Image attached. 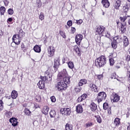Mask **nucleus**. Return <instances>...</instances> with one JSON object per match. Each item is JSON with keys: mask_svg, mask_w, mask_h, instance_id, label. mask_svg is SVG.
Segmentation results:
<instances>
[{"mask_svg": "<svg viewBox=\"0 0 130 130\" xmlns=\"http://www.w3.org/2000/svg\"><path fill=\"white\" fill-rule=\"evenodd\" d=\"M67 70L63 69L58 74L57 85L55 86L58 91H63L67 90L68 84L71 83V77L68 76Z\"/></svg>", "mask_w": 130, "mask_h": 130, "instance_id": "1", "label": "nucleus"}, {"mask_svg": "<svg viewBox=\"0 0 130 130\" xmlns=\"http://www.w3.org/2000/svg\"><path fill=\"white\" fill-rule=\"evenodd\" d=\"M95 34V35H99L100 37H102V36H105L107 38L110 37V35L108 31H105V27L103 25H99L96 27Z\"/></svg>", "mask_w": 130, "mask_h": 130, "instance_id": "2", "label": "nucleus"}, {"mask_svg": "<svg viewBox=\"0 0 130 130\" xmlns=\"http://www.w3.org/2000/svg\"><path fill=\"white\" fill-rule=\"evenodd\" d=\"M25 36V32L21 29L17 35H14L12 37V41L15 44L19 45L21 43V40Z\"/></svg>", "mask_w": 130, "mask_h": 130, "instance_id": "3", "label": "nucleus"}, {"mask_svg": "<svg viewBox=\"0 0 130 130\" xmlns=\"http://www.w3.org/2000/svg\"><path fill=\"white\" fill-rule=\"evenodd\" d=\"M107 62V59L104 55H102L95 59V64L99 68H103Z\"/></svg>", "mask_w": 130, "mask_h": 130, "instance_id": "4", "label": "nucleus"}, {"mask_svg": "<svg viewBox=\"0 0 130 130\" xmlns=\"http://www.w3.org/2000/svg\"><path fill=\"white\" fill-rule=\"evenodd\" d=\"M40 79L45 83H50L52 81V75L47 70L45 72V76H41Z\"/></svg>", "mask_w": 130, "mask_h": 130, "instance_id": "5", "label": "nucleus"}, {"mask_svg": "<svg viewBox=\"0 0 130 130\" xmlns=\"http://www.w3.org/2000/svg\"><path fill=\"white\" fill-rule=\"evenodd\" d=\"M106 97H107V94H106V92L104 91L100 92L97 95L96 99L98 100V103H100V102H102V101L105 100L106 99Z\"/></svg>", "mask_w": 130, "mask_h": 130, "instance_id": "6", "label": "nucleus"}, {"mask_svg": "<svg viewBox=\"0 0 130 130\" xmlns=\"http://www.w3.org/2000/svg\"><path fill=\"white\" fill-rule=\"evenodd\" d=\"M47 50L49 57L54 56V53H55V48L54 47L50 46L48 47Z\"/></svg>", "mask_w": 130, "mask_h": 130, "instance_id": "7", "label": "nucleus"}, {"mask_svg": "<svg viewBox=\"0 0 130 130\" xmlns=\"http://www.w3.org/2000/svg\"><path fill=\"white\" fill-rule=\"evenodd\" d=\"M83 40V35L81 34H77L75 36V42L77 45H81V42Z\"/></svg>", "mask_w": 130, "mask_h": 130, "instance_id": "8", "label": "nucleus"}, {"mask_svg": "<svg viewBox=\"0 0 130 130\" xmlns=\"http://www.w3.org/2000/svg\"><path fill=\"white\" fill-rule=\"evenodd\" d=\"M54 64L53 66V68L54 70H57V68H58V67H59L60 64V58L59 57L55 58L54 59Z\"/></svg>", "mask_w": 130, "mask_h": 130, "instance_id": "9", "label": "nucleus"}, {"mask_svg": "<svg viewBox=\"0 0 130 130\" xmlns=\"http://www.w3.org/2000/svg\"><path fill=\"white\" fill-rule=\"evenodd\" d=\"M121 6V0H115L113 4V7L115 10H119Z\"/></svg>", "mask_w": 130, "mask_h": 130, "instance_id": "10", "label": "nucleus"}, {"mask_svg": "<svg viewBox=\"0 0 130 130\" xmlns=\"http://www.w3.org/2000/svg\"><path fill=\"white\" fill-rule=\"evenodd\" d=\"M111 100L114 103L118 102L120 100V96L117 93L113 94L111 98Z\"/></svg>", "mask_w": 130, "mask_h": 130, "instance_id": "11", "label": "nucleus"}, {"mask_svg": "<svg viewBox=\"0 0 130 130\" xmlns=\"http://www.w3.org/2000/svg\"><path fill=\"white\" fill-rule=\"evenodd\" d=\"M60 112L64 115H70L71 114V109L67 108H61L60 109Z\"/></svg>", "mask_w": 130, "mask_h": 130, "instance_id": "12", "label": "nucleus"}, {"mask_svg": "<svg viewBox=\"0 0 130 130\" xmlns=\"http://www.w3.org/2000/svg\"><path fill=\"white\" fill-rule=\"evenodd\" d=\"M113 54V53H111L109 56L110 66H114V63H115V60H114V58H115V57H114Z\"/></svg>", "mask_w": 130, "mask_h": 130, "instance_id": "13", "label": "nucleus"}, {"mask_svg": "<svg viewBox=\"0 0 130 130\" xmlns=\"http://www.w3.org/2000/svg\"><path fill=\"white\" fill-rule=\"evenodd\" d=\"M10 122L12 124V126H17L18 125V119L12 117L9 120Z\"/></svg>", "mask_w": 130, "mask_h": 130, "instance_id": "14", "label": "nucleus"}, {"mask_svg": "<svg viewBox=\"0 0 130 130\" xmlns=\"http://www.w3.org/2000/svg\"><path fill=\"white\" fill-rule=\"evenodd\" d=\"M89 87H90V89H91V90L94 92L95 93H98V92H99L98 87H97L96 85L93 83H90L89 84Z\"/></svg>", "mask_w": 130, "mask_h": 130, "instance_id": "15", "label": "nucleus"}, {"mask_svg": "<svg viewBox=\"0 0 130 130\" xmlns=\"http://www.w3.org/2000/svg\"><path fill=\"white\" fill-rule=\"evenodd\" d=\"M113 41L116 43H121L122 42V38L120 36H116L113 38Z\"/></svg>", "mask_w": 130, "mask_h": 130, "instance_id": "16", "label": "nucleus"}, {"mask_svg": "<svg viewBox=\"0 0 130 130\" xmlns=\"http://www.w3.org/2000/svg\"><path fill=\"white\" fill-rule=\"evenodd\" d=\"M102 4L103 5L104 8L106 9H108L110 6V3L108 0H102Z\"/></svg>", "mask_w": 130, "mask_h": 130, "instance_id": "17", "label": "nucleus"}, {"mask_svg": "<svg viewBox=\"0 0 130 130\" xmlns=\"http://www.w3.org/2000/svg\"><path fill=\"white\" fill-rule=\"evenodd\" d=\"M120 30L121 33H125L126 31V23L124 22V23H121Z\"/></svg>", "mask_w": 130, "mask_h": 130, "instance_id": "18", "label": "nucleus"}, {"mask_svg": "<svg viewBox=\"0 0 130 130\" xmlns=\"http://www.w3.org/2000/svg\"><path fill=\"white\" fill-rule=\"evenodd\" d=\"M41 111L43 114L47 115V114H48V111H49V108L47 106H45L42 109Z\"/></svg>", "mask_w": 130, "mask_h": 130, "instance_id": "19", "label": "nucleus"}, {"mask_svg": "<svg viewBox=\"0 0 130 130\" xmlns=\"http://www.w3.org/2000/svg\"><path fill=\"white\" fill-rule=\"evenodd\" d=\"M44 81L40 80L38 83V86L39 89L42 90V89H44L45 88V84L44 83Z\"/></svg>", "mask_w": 130, "mask_h": 130, "instance_id": "20", "label": "nucleus"}, {"mask_svg": "<svg viewBox=\"0 0 130 130\" xmlns=\"http://www.w3.org/2000/svg\"><path fill=\"white\" fill-rule=\"evenodd\" d=\"M89 107L91 111H93V112L96 111V110H97V105H96L95 103H93V102L91 103L89 105Z\"/></svg>", "mask_w": 130, "mask_h": 130, "instance_id": "21", "label": "nucleus"}, {"mask_svg": "<svg viewBox=\"0 0 130 130\" xmlns=\"http://www.w3.org/2000/svg\"><path fill=\"white\" fill-rule=\"evenodd\" d=\"M83 109L82 105L79 104L76 106V112L77 113H83Z\"/></svg>", "mask_w": 130, "mask_h": 130, "instance_id": "22", "label": "nucleus"}, {"mask_svg": "<svg viewBox=\"0 0 130 130\" xmlns=\"http://www.w3.org/2000/svg\"><path fill=\"white\" fill-rule=\"evenodd\" d=\"M123 46L124 47H126L129 44V42H128V39L126 36L123 37Z\"/></svg>", "mask_w": 130, "mask_h": 130, "instance_id": "23", "label": "nucleus"}, {"mask_svg": "<svg viewBox=\"0 0 130 130\" xmlns=\"http://www.w3.org/2000/svg\"><path fill=\"white\" fill-rule=\"evenodd\" d=\"M87 83V79H81L79 81V82L78 83V86L79 87H82V86H83V85H86Z\"/></svg>", "mask_w": 130, "mask_h": 130, "instance_id": "24", "label": "nucleus"}, {"mask_svg": "<svg viewBox=\"0 0 130 130\" xmlns=\"http://www.w3.org/2000/svg\"><path fill=\"white\" fill-rule=\"evenodd\" d=\"M120 123V119L119 118H116L114 121V124L115 126H119Z\"/></svg>", "mask_w": 130, "mask_h": 130, "instance_id": "25", "label": "nucleus"}, {"mask_svg": "<svg viewBox=\"0 0 130 130\" xmlns=\"http://www.w3.org/2000/svg\"><path fill=\"white\" fill-rule=\"evenodd\" d=\"M11 97L12 99H16L18 97V92L16 90H13L11 93Z\"/></svg>", "mask_w": 130, "mask_h": 130, "instance_id": "26", "label": "nucleus"}, {"mask_svg": "<svg viewBox=\"0 0 130 130\" xmlns=\"http://www.w3.org/2000/svg\"><path fill=\"white\" fill-rule=\"evenodd\" d=\"M33 49L34 51H35V52H41V47H40V46L37 45L34 47Z\"/></svg>", "mask_w": 130, "mask_h": 130, "instance_id": "27", "label": "nucleus"}, {"mask_svg": "<svg viewBox=\"0 0 130 130\" xmlns=\"http://www.w3.org/2000/svg\"><path fill=\"white\" fill-rule=\"evenodd\" d=\"M23 112L25 114V115H27V116H31V112L30 110H29L28 108H25L23 111Z\"/></svg>", "mask_w": 130, "mask_h": 130, "instance_id": "28", "label": "nucleus"}, {"mask_svg": "<svg viewBox=\"0 0 130 130\" xmlns=\"http://www.w3.org/2000/svg\"><path fill=\"white\" fill-rule=\"evenodd\" d=\"M65 130H74V128H73V125L67 123L65 125Z\"/></svg>", "mask_w": 130, "mask_h": 130, "instance_id": "29", "label": "nucleus"}, {"mask_svg": "<svg viewBox=\"0 0 130 130\" xmlns=\"http://www.w3.org/2000/svg\"><path fill=\"white\" fill-rule=\"evenodd\" d=\"M94 117L95 118L98 123H102V118H101L100 115H95Z\"/></svg>", "mask_w": 130, "mask_h": 130, "instance_id": "30", "label": "nucleus"}, {"mask_svg": "<svg viewBox=\"0 0 130 130\" xmlns=\"http://www.w3.org/2000/svg\"><path fill=\"white\" fill-rule=\"evenodd\" d=\"M129 8V4L126 3L123 7V11L124 13H127L128 11V8Z\"/></svg>", "mask_w": 130, "mask_h": 130, "instance_id": "31", "label": "nucleus"}, {"mask_svg": "<svg viewBox=\"0 0 130 130\" xmlns=\"http://www.w3.org/2000/svg\"><path fill=\"white\" fill-rule=\"evenodd\" d=\"M74 51H75L78 55H80L81 51H80V48H79L78 46L76 45L74 46Z\"/></svg>", "mask_w": 130, "mask_h": 130, "instance_id": "32", "label": "nucleus"}, {"mask_svg": "<svg viewBox=\"0 0 130 130\" xmlns=\"http://www.w3.org/2000/svg\"><path fill=\"white\" fill-rule=\"evenodd\" d=\"M93 125H94V123H93V122H88L85 124V126L86 128H88V127H91V126H93Z\"/></svg>", "mask_w": 130, "mask_h": 130, "instance_id": "33", "label": "nucleus"}, {"mask_svg": "<svg viewBox=\"0 0 130 130\" xmlns=\"http://www.w3.org/2000/svg\"><path fill=\"white\" fill-rule=\"evenodd\" d=\"M67 63L69 69H71L72 70L74 69V68H75V65L74 64V62H72L71 61L68 62Z\"/></svg>", "mask_w": 130, "mask_h": 130, "instance_id": "34", "label": "nucleus"}, {"mask_svg": "<svg viewBox=\"0 0 130 130\" xmlns=\"http://www.w3.org/2000/svg\"><path fill=\"white\" fill-rule=\"evenodd\" d=\"M5 12H6V8H5V7L4 6H2L1 7H0V14L1 16H2V15H4Z\"/></svg>", "mask_w": 130, "mask_h": 130, "instance_id": "35", "label": "nucleus"}, {"mask_svg": "<svg viewBox=\"0 0 130 130\" xmlns=\"http://www.w3.org/2000/svg\"><path fill=\"white\" fill-rule=\"evenodd\" d=\"M55 115H56V113L55 112V110H53L50 111V117H55Z\"/></svg>", "mask_w": 130, "mask_h": 130, "instance_id": "36", "label": "nucleus"}, {"mask_svg": "<svg viewBox=\"0 0 130 130\" xmlns=\"http://www.w3.org/2000/svg\"><path fill=\"white\" fill-rule=\"evenodd\" d=\"M5 115L8 118H10V117H12V112L11 111H6L5 113Z\"/></svg>", "mask_w": 130, "mask_h": 130, "instance_id": "37", "label": "nucleus"}, {"mask_svg": "<svg viewBox=\"0 0 130 130\" xmlns=\"http://www.w3.org/2000/svg\"><path fill=\"white\" fill-rule=\"evenodd\" d=\"M117 44H118L113 41L111 42V46L112 48H113L114 49H116V48H117Z\"/></svg>", "mask_w": 130, "mask_h": 130, "instance_id": "38", "label": "nucleus"}, {"mask_svg": "<svg viewBox=\"0 0 130 130\" xmlns=\"http://www.w3.org/2000/svg\"><path fill=\"white\" fill-rule=\"evenodd\" d=\"M128 17V16L125 15L123 17H120L119 19L121 22H122V23H124V22H125V20H126V19H127Z\"/></svg>", "mask_w": 130, "mask_h": 130, "instance_id": "39", "label": "nucleus"}, {"mask_svg": "<svg viewBox=\"0 0 130 130\" xmlns=\"http://www.w3.org/2000/svg\"><path fill=\"white\" fill-rule=\"evenodd\" d=\"M59 34H60V36L63 37L64 39L67 38V36H66V32L63 30H60L59 31Z\"/></svg>", "mask_w": 130, "mask_h": 130, "instance_id": "40", "label": "nucleus"}, {"mask_svg": "<svg viewBox=\"0 0 130 130\" xmlns=\"http://www.w3.org/2000/svg\"><path fill=\"white\" fill-rule=\"evenodd\" d=\"M109 107V105H108V103H104L103 104V109L104 110H107Z\"/></svg>", "mask_w": 130, "mask_h": 130, "instance_id": "41", "label": "nucleus"}, {"mask_svg": "<svg viewBox=\"0 0 130 130\" xmlns=\"http://www.w3.org/2000/svg\"><path fill=\"white\" fill-rule=\"evenodd\" d=\"M62 63H68L69 62V58L67 57H63L62 59Z\"/></svg>", "mask_w": 130, "mask_h": 130, "instance_id": "42", "label": "nucleus"}, {"mask_svg": "<svg viewBox=\"0 0 130 130\" xmlns=\"http://www.w3.org/2000/svg\"><path fill=\"white\" fill-rule=\"evenodd\" d=\"M21 48L23 50V52H26V51H27V48H26L24 43H22Z\"/></svg>", "mask_w": 130, "mask_h": 130, "instance_id": "43", "label": "nucleus"}, {"mask_svg": "<svg viewBox=\"0 0 130 130\" xmlns=\"http://www.w3.org/2000/svg\"><path fill=\"white\" fill-rule=\"evenodd\" d=\"M39 18L41 21H43L44 19V14L43 12H41Z\"/></svg>", "mask_w": 130, "mask_h": 130, "instance_id": "44", "label": "nucleus"}, {"mask_svg": "<svg viewBox=\"0 0 130 130\" xmlns=\"http://www.w3.org/2000/svg\"><path fill=\"white\" fill-rule=\"evenodd\" d=\"M36 101L37 102H40L41 101V96L40 95L36 96Z\"/></svg>", "mask_w": 130, "mask_h": 130, "instance_id": "45", "label": "nucleus"}, {"mask_svg": "<svg viewBox=\"0 0 130 130\" xmlns=\"http://www.w3.org/2000/svg\"><path fill=\"white\" fill-rule=\"evenodd\" d=\"M4 109V102L0 100V112Z\"/></svg>", "mask_w": 130, "mask_h": 130, "instance_id": "46", "label": "nucleus"}, {"mask_svg": "<svg viewBox=\"0 0 130 130\" xmlns=\"http://www.w3.org/2000/svg\"><path fill=\"white\" fill-rule=\"evenodd\" d=\"M121 67V63H117L115 66V69L116 70H118V69H120Z\"/></svg>", "mask_w": 130, "mask_h": 130, "instance_id": "47", "label": "nucleus"}, {"mask_svg": "<svg viewBox=\"0 0 130 130\" xmlns=\"http://www.w3.org/2000/svg\"><path fill=\"white\" fill-rule=\"evenodd\" d=\"M8 13L9 15H13V14H14V10L10 8L8 10Z\"/></svg>", "mask_w": 130, "mask_h": 130, "instance_id": "48", "label": "nucleus"}, {"mask_svg": "<svg viewBox=\"0 0 130 130\" xmlns=\"http://www.w3.org/2000/svg\"><path fill=\"white\" fill-rule=\"evenodd\" d=\"M81 96L83 100H86L87 97H88V95L86 93H84L82 95H81Z\"/></svg>", "mask_w": 130, "mask_h": 130, "instance_id": "49", "label": "nucleus"}, {"mask_svg": "<svg viewBox=\"0 0 130 130\" xmlns=\"http://www.w3.org/2000/svg\"><path fill=\"white\" fill-rule=\"evenodd\" d=\"M71 34H75V33H76V28L74 27H71Z\"/></svg>", "mask_w": 130, "mask_h": 130, "instance_id": "50", "label": "nucleus"}, {"mask_svg": "<svg viewBox=\"0 0 130 130\" xmlns=\"http://www.w3.org/2000/svg\"><path fill=\"white\" fill-rule=\"evenodd\" d=\"M76 24H77V25H81L82 23H83V20L82 19L76 20Z\"/></svg>", "mask_w": 130, "mask_h": 130, "instance_id": "51", "label": "nucleus"}, {"mask_svg": "<svg viewBox=\"0 0 130 130\" xmlns=\"http://www.w3.org/2000/svg\"><path fill=\"white\" fill-rule=\"evenodd\" d=\"M75 92H76V93H79V92H81V91H82V87H76L75 88Z\"/></svg>", "mask_w": 130, "mask_h": 130, "instance_id": "52", "label": "nucleus"}, {"mask_svg": "<svg viewBox=\"0 0 130 130\" xmlns=\"http://www.w3.org/2000/svg\"><path fill=\"white\" fill-rule=\"evenodd\" d=\"M67 25L69 27H72V26H73V21H72V20H69L67 22Z\"/></svg>", "mask_w": 130, "mask_h": 130, "instance_id": "53", "label": "nucleus"}, {"mask_svg": "<svg viewBox=\"0 0 130 130\" xmlns=\"http://www.w3.org/2000/svg\"><path fill=\"white\" fill-rule=\"evenodd\" d=\"M95 76L98 78V80H100L103 78V74L96 75Z\"/></svg>", "mask_w": 130, "mask_h": 130, "instance_id": "54", "label": "nucleus"}, {"mask_svg": "<svg viewBox=\"0 0 130 130\" xmlns=\"http://www.w3.org/2000/svg\"><path fill=\"white\" fill-rule=\"evenodd\" d=\"M51 102H55L56 101V99H55V96H52L50 97Z\"/></svg>", "mask_w": 130, "mask_h": 130, "instance_id": "55", "label": "nucleus"}, {"mask_svg": "<svg viewBox=\"0 0 130 130\" xmlns=\"http://www.w3.org/2000/svg\"><path fill=\"white\" fill-rule=\"evenodd\" d=\"M111 79H116V74L115 73H113L111 74Z\"/></svg>", "mask_w": 130, "mask_h": 130, "instance_id": "56", "label": "nucleus"}, {"mask_svg": "<svg viewBox=\"0 0 130 130\" xmlns=\"http://www.w3.org/2000/svg\"><path fill=\"white\" fill-rule=\"evenodd\" d=\"M107 111H108V114H109V115H111V111H112L111 107L107 109Z\"/></svg>", "mask_w": 130, "mask_h": 130, "instance_id": "57", "label": "nucleus"}, {"mask_svg": "<svg viewBox=\"0 0 130 130\" xmlns=\"http://www.w3.org/2000/svg\"><path fill=\"white\" fill-rule=\"evenodd\" d=\"M84 100L83 99V98H82L81 96H79L78 99H77V101L78 102L80 103V102H82V101H83Z\"/></svg>", "mask_w": 130, "mask_h": 130, "instance_id": "58", "label": "nucleus"}, {"mask_svg": "<svg viewBox=\"0 0 130 130\" xmlns=\"http://www.w3.org/2000/svg\"><path fill=\"white\" fill-rule=\"evenodd\" d=\"M126 61H130V55H127L125 57Z\"/></svg>", "mask_w": 130, "mask_h": 130, "instance_id": "59", "label": "nucleus"}, {"mask_svg": "<svg viewBox=\"0 0 130 130\" xmlns=\"http://www.w3.org/2000/svg\"><path fill=\"white\" fill-rule=\"evenodd\" d=\"M127 77H128V81L130 83V72H127Z\"/></svg>", "mask_w": 130, "mask_h": 130, "instance_id": "60", "label": "nucleus"}, {"mask_svg": "<svg viewBox=\"0 0 130 130\" xmlns=\"http://www.w3.org/2000/svg\"><path fill=\"white\" fill-rule=\"evenodd\" d=\"M4 4H5V6H6V7L8 6V5H9V1H8V0H5Z\"/></svg>", "mask_w": 130, "mask_h": 130, "instance_id": "61", "label": "nucleus"}, {"mask_svg": "<svg viewBox=\"0 0 130 130\" xmlns=\"http://www.w3.org/2000/svg\"><path fill=\"white\" fill-rule=\"evenodd\" d=\"M13 21V19L12 18V17H10L7 19V23H9V22H12Z\"/></svg>", "mask_w": 130, "mask_h": 130, "instance_id": "62", "label": "nucleus"}, {"mask_svg": "<svg viewBox=\"0 0 130 130\" xmlns=\"http://www.w3.org/2000/svg\"><path fill=\"white\" fill-rule=\"evenodd\" d=\"M127 89H128V92H129V93H130V84H129L127 85Z\"/></svg>", "mask_w": 130, "mask_h": 130, "instance_id": "63", "label": "nucleus"}, {"mask_svg": "<svg viewBox=\"0 0 130 130\" xmlns=\"http://www.w3.org/2000/svg\"><path fill=\"white\" fill-rule=\"evenodd\" d=\"M127 130H130V126H127Z\"/></svg>", "mask_w": 130, "mask_h": 130, "instance_id": "64", "label": "nucleus"}]
</instances>
